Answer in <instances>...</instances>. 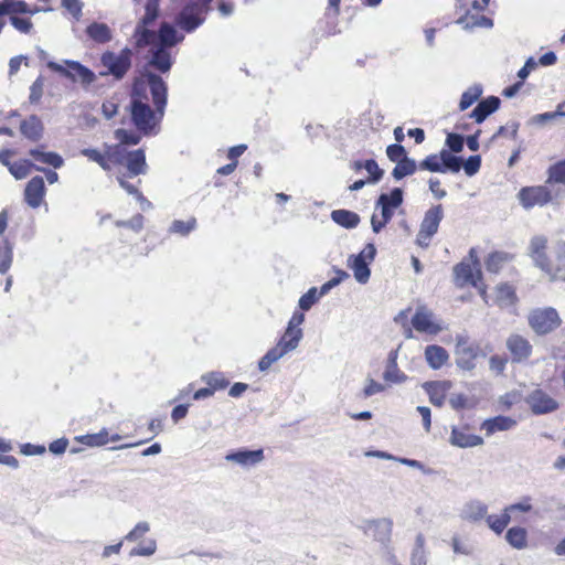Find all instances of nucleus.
<instances>
[{
  "label": "nucleus",
  "mask_w": 565,
  "mask_h": 565,
  "mask_svg": "<svg viewBox=\"0 0 565 565\" xmlns=\"http://www.w3.org/2000/svg\"><path fill=\"white\" fill-rule=\"evenodd\" d=\"M62 6L76 19L82 15L83 4L79 0H62Z\"/></svg>",
  "instance_id": "nucleus-59"
},
{
  "label": "nucleus",
  "mask_w": 565,
  "mask_h": 565,
  "mask_svg": "<svg viewBox=\"0 0 565 565\" xmlns=\"http://www.w3.org/2000/svg\"><path fill=\"white\" fill-rule=\"evenodd\" d=\"M35 168L36 166H34L31 161L20 160L9 166V171L15 179L21 180L26 178L31 170Z\"/></svg>",
  "instance_id": "nucleus-44"
},
{
  "label": "nucleus",
  "mask_w": 565,
  "mask_h": 565,
  "mask_svg": "<svg viewBox=\"0 0 565 565\" xmlns=\"http://www.w3.org/2000/svg\"><path fill=\"white\" fill-rule=\"evenodd\" d=\"M88 36L98 43H106L111 40V31L105 23L94 22L87 26Z\"/></svg>",
  "instance_id": "nucleus-33"
},
{
  "label": "nucleus",
  "mask_w": 565,
  "mask_h": 565,
  "mask_svg": "<svg viewBox=\"0 0 565 565\" xmlns=\"http://www.w3.org/2000/svg\"><path fill=\"white\" fill-rule=\"evenodd\" d=\"M454 284L457 288L473 287L482 277L480 260L475 248H470L468 258H463L452 268Z\"/></svg>",
  "instance_id": "nucleus-5"
},
{
  "label": "nucleus",
  "mask_w": 565,
  "mask_h": 565,
  "mask_svg": "<svg viewBox=\"0 0 565 565\" xmlns=\"http://www.w3.org/2000/svg\"><path fill=\"white\" fill-rule=\"evenodd\" d=\"M518 124H512L510 126H500L498 131L493 135L492 139L501 137V136H509L512 139H516L518 137Z\"/></svg>",
  "instance_id": "nucleus-60"
},
{
  "label": "nucleus",
  "mask_w": 565,
  "mask_h": 565,
  "mask_svg": "<svg viewBox=\"0 0 565 565\" xmlns=\"http://www.w3.org/2000/svg\"><path fill=\"white\" fill-rule=\"evenodd\" d=\"M102 62L116 77H121L130 65L129 56L126 53H121L120 55L105 53L102 57Z\"/></svg>",
  "instance_id": "nucleus-18"
},
{
  "label": "nucleus",
  "mask_w": 565,
  "mask_h": 565,
  "mask_svg": "<svg viewBox=\"0 0 565 565\" xmlns=\"http://www.w3.org/2000/svg\"><path fill=\"white\" fill-rule=\"evenodd\" d=\"M417 169L418 166L416 164L415 160L406 157L396 163L392 171V175L395 180H401L407 175L414 174Z\"/></svg>",
  "instance_id": "nucleus-39"
},
{
  "label": "nucleus",
  "mask_w": 565,
  "mask_h": 565,
  "mask_svg": "<svg viewBox=\"0 0 565 565\" xmlns=\"http://www.w3.org/2000/svg\"><path fill=\"white\" fill-rule=\"evenodd\" d=\"M46 190L42 177H33L26 184L24 190V200L32 209H38L45 196Z\"/></svg>",
  "instance_id": "nucleus-16"
},
{
  "label": "nucleus",
  "mask_w": 565,
  "mask_h": 565,
  "mask_svg": "<svg viewBox=\"0 0 565 565\" xmlns=\"http://www.w3.org/2000/svg\"><path fill=\"white\" fill-rule=\"evenodd\" d=\"M441 163L445 169V172L447 170L457 173L460 171L462 166V159L460 157L454 156L449 150L443 149L441 150Z\"/></svg>",
  "instance_id": "nucleus-45"
},
{
  "label": "nucleus",
  "mask_w": 565,
  "mask_h": 565,
  "mask_svg": "<svg viewBox=\"0 0 565 565\" xmlns=\"http://www.w3.org/2000/svg\"><path fill=\"white\" fill-rule=\"evenodd\" d=\"M546 184L565 185V159L559 160L548 167Z\"/></svg>",
  "instance_id": "nucleus-40"
},
{
  "label": "nucleus",
  "mask_w": 565,
  "mask_h": 565,
  "mask_svg": "<svg viewBox=\"0 0 565 565\" xmlns=\"http://www.w3.org/2000/svg\"><path fill=\"white\" fill-rule=\"evenodd\" d=\"M457 23L461 24L465 29H489L493 25V21L490 18L481 14V12L472 13L469 10L457 20Z\"/></svg>",
  "instance_id": "nucleus-28"
},
{
  "label": "nucleus",
  "mask_w": 565,
  "mask_h": 565,
  "mask_svg": "<svg viewBox=\"0 0 565 565\" xmlns=\"http://www.w3.org/2000/svg\"><path fill=\"white\" fill-rule=\"evenodd\" d=\"M508 362L509 358L507 355L493 354L489 359V367L497 375H502Z\"/></svg>",
  "instance_id": "nucleus-47"
},
{
  "label": "nucleus",
  "mask_w": 565,
  "mask_h": 565,
  "mask_svg": "<svg viewBox=\"0 0 565 565\" xmlns=\"http://www.w3.org/2000/svg\"><path fill=\"white\" fill-rule=\"evenodd\" d=\"M507 542L515 550L527 547V531L521 526H512L505 533Z\"/></svg>",
  "instance_id": "nucleus-32"
},
{
  "label": "nucleus",
  "mask_w": 565,
  "mask_h": 565,
  "mask_svg": "<svg viewBox=\"0 0 565 565\" xmlns=\"http://www.w3.org/2000/svg\"><path fill=\"white\" fill-rule=\"evenodd\" d=\"M30 154L39 162L58 169L63 166V158L56 152H44L39 149L30 150Z\"/></svg>",
  "instance_id": "nucleus-36"
},
{
  "label": "nucleus",
  "mask_w": 565,
  "mask_h": 565,
  "mask_svg": "<svg viewBox=\"0 0 565 565\" xmlns=\"http://www.w3.org/2000/svg\"><path fill=\"white\" fill-rule=\"evenodd\" d=\"M351 169L355 172L365 169L369 173L367 181L369 183H377L384 174V171L379 167L377 162L374 159L367 160H355L351 163Z\"/></svg>",
  "instance_id": "nucleus-27"
},
{
  "label": "nucleus",
  "mask_w": 565,
  "mask_h": 565,
  "mask_svg": "<svg viewBox=\"0 0 565 565\" xmlns=\"http://www.w3.org/2000/svg\"><path fill=\"white\" fill-rule=\"evenodd\" d=\"M303 321V312L297 310L292 313L288 322V327L277 344L268 350V352L259 360L258 369L260 371L268 370L273 363L297 348L300 339L302 338V330L299 327Z\"/></svg>",
  "instance_id": "nucleus-4"
},
{
  "label": "nucleus",
  "mask_w": 565,
  "mask_h": 565,
  "mask_svg": "<svg viewBox=\"0 0 565 565\" xmlns=\"http://www.w3.org/2000/svg\"><path fill=\"white\" fill-rule=\"evenodd\" d=\"M196 227V218L190 217L186 221L174 220L169 228L171 234H177L180 236L189 235Z\"/></svg>",
  "instance_id": "nucleus-43"
},
{
  "label": "nucleus",
  "mask_w": 565,
  "mask_h": 565,
  "mask_svg": "<svg viewBox=\"0 0 565 565\" xmlns=\"http://www.w3.org/2000/svg\"><path fill=\"white\" fill-rule=\"evenodd\" d=\"M443 217L444 209L441 204L434 205L426 211L416 236V244L419 247H429L433 236L438 232Z\"/></svg>",
  "instance_id": "nucleus-8"
},
{
  "label": "nucleus",
  "mask_w": 565,
  "mask_h": 565,
  "mask_svg": "<svg viewBox=\"0 0 565 565\" xmlns=\"http://www.w3.org/2000/svg\"><path fill=\"white\" fill-rule=\"evenodd\" d=\"M412 312V307H408L402 311L398 312V315L394 318L396 323H399L404 329V334L406 338H412V326L408 323V317Z\"/></svg>",
  "instance_id": "nucleus-50"
},
{
  "label": "nucleus",
  "mask_w": 565,
  "mask_h": 565,
  "mask_svg": "<svg viewBox=\"0 0 565 565\" xmlns=\"http://www.w3.org/2000/svg\"><path fill=\"white\" fill-rule=\"evenodd\" d=\"M228 461H234L241 466H253L264 459L263 449L257 450H238L226 456Z\"/></svg>",
  "instance_id": "nucleus-25"
},
{
  "label": "nucleus",
  "mask_w": 565,
  "mask_h": 565,
  "mask_svg": "<svg viewBox=\"0 0 565 565\" xmlns=\"http://www.w3.org/2000/svg\"><path fill=\"white\" fill-rule=\"evenodd\" d=\"M451 386L450 381H431L423 384L424 390L429 396V402L437 407H441L445 404Z\"/></svg>",
  "instance_id": "nucleus-17"
},
{
  "label": "nucleus",
  "mask_w": 565,
  "mask_h": 565,
  "mask_svg": "<svg viewBox=\"0 0 565 565\" xmlns=\"http://www.w3.org/2000/svg\"><path fill=\"white\" fill-rule=\"evenodd\" d=\"M43 86L44 83L42 77H39L33 82V84L30 87V103L36 104L41 99L43 94Z\"/></svg>",
  "instance_id": "nucleus-58"
},
{
  "label": "nucleus",
  "mask_w": 565,
  "mask_h": 565,
  "mask_svg": "<svg viewBox=\"0 0 565 565\" xmlns=\"http://www.w3.org/2000/svg\"><path fill=\"white\" fill-rule=\"evenodd\" d=\"M527 255L550 281L565 284V242L562 244V249L556 253L555 259H552L548 238L544 235H535L530 239Z\"/></svg>",
  "instance_id": "nucleus-3"
},
{
  "label": "nucleus",
  "mask_w": 565,
  "mask_h": 565,
  "mask_svg": "<svg viewBox=\"0 0 565 565\" xmlns=\"http://www.w3.org/2000/svg\"><path fill=\"white\" fill-rule=\"evenodd\" d=\"M246 149H247L246 145H237V146L231 147L227 151V158L231 160V162H235L237 166L238 158L246 151Z\"/></svg>",
  "instance_id": "nucleus-61"
},
{
  "label": "nucleus",
  "mask_w": 565,
  "mask_h": 565,
  "mask_svg": "<svg viewBox=\"0 0 565 565\" xmlns=\"http://www.w3.org/2000/svg\"><path fill=\"white\" fill-rule=\"evenodd\" d=\"M167 103V83L143 67V137L159 134Z\"/></svg>",
  "instance_id": "nucleus-2"
},
{
  "label": "nucleus",
  "mask_w": 565,
  "mask_h": 565,
  "mask_svg": "<svg viewBox=\"0 0 565 565\" xmlns=\"http://www.w3.org/2000/svg\"><path fill=\"white\" fill-rule=\"evenodd\" d=\"M382 391H384V386L381 383L371 379L363 390V395L365 397H369Z\"/></svg>",
  "instance_id": "nucleus-62"
},
{
  "label": "nucleus",
  "mask_w": 565,
  "mask_h": 565,
  "mask_svg": "<svg viewBox=\"0 0 565 565\" xmlns=\"http://www.w3.org/2000/svg\"><path fill=\"white\" fill-rule=\"evenodd\" d=\"M514 259V255L508 252L494 250L491 252L486 260V269L491 274H499L505 265Z\"/></svg>",
  "instance_id": "nucleus-22"
},
{
  "label": "nucleus",
  "mask_w": 565,
  "mask_h": 565,
  "mask_svg": "<svg viewBox=\"0 0 565 565\" xmlns=\"http://www.w3.org/2000/svg\"><path fill=\"white\" fill-rule=\"evenodd\" d=\"M78 440L88 446H102V445L107 444L108 438H107V433L102 431L98 434L81 436V437H78Z\"/></svg>",
  "instance_id": "nucleus-48"
},
{
  "label": "nucleus",
  "mask_w": 565,
  "mask_h": 565,
  "mask_svg": "<svg viewBox=\"0 0 565 565\" xmlns=\"http://www.w3.org/2000/svg\"><path fill=\"white\" fill-rule=\"evenodd\" d=\"M13 246L3 236H0V274H6L12 264Z\"/></svg>",
  "instance_id": "nucleus-34"
},
{
  "label": "nucleus",
  "mask_w": 565,
  "mask_h": 565,
  "mask_svg": "<svg viewBox=\"0 0 565 565\" xmlns=\"http://www.w3.org/2000/svg\"><path fill=\"white\" fill-rule=\"evenodd\" d=\"M20 130L25 138L38 141L43 136L44 127L42 120L36 115H31L21 122Z\"/></svg>",
  "instance_id": "nucleus-24"
},
{
  "label": "nucleus",
  "mask_w": 565,
  "mask_h": 565,
  "mask_svg": "<svg viewBox=\"0 0 565 565\" xmlns=\"http://www.w3.org/2000/svg\"><path fill=\"white\" fill-rule=\"evenodd\" d=\"M465 139L461 135L450 132L447 135L446 145L450 152L458 153L463 149Z\"/></svg>",
  "instance_id": "nucleus-52"
},
{
  "label": "nucleus",
  "mask_w": 565,
  "mask_h": 565,
  "mask_svg": "<svg viewBox=\"0 0 565 565\" xmlns=\"http://www.w3.org/2000/svg\"><path fill=\"white\" fill-rule=\"evenodd\" d=\"M10 22L19 32L24 34L30 33L33 28L30 19L19 18L17 15H11Z\"/></svg>",
  "instance_id": "nucleus-57"
},
{
  "label": "nucleus",
  "mask_w": 565,
  "mask_h": 565,
  "mask_svg": "<svg viewBox=\"0 0 565 565\" xmlns=\"http://www.w3.org/2000/svg\"><path fill=\"white\" fill-rule=\"evenodd\" d=\"M495 298L494 302L501 307H512L519 301L515 287L510 282H500L495 286Z\"/></svg>",
  "instance_id": "nucleus-19"
},
{
  "label": "nucleus",
  "mask_w": 565,
  "mask_h": 565,
  "mask_svg": "<svg viewBox=\"0 0 565 565\" xmlns=\"http://www.w3.org/2000/svg\"><path fill=\"white\" fill-rule=\"evenodd\" d=\"M500 98L489 96L481 100L476 108L471 111L470 118L477 124H481L489 115L493 114L500 107Z\"/></svg>",
  "instance_id": "nucleus-20"
},
{
  "label": "nucleus",
  "mask_w": 565,
  "mask_h": 565,
  "mask_svg": "<svg viewBox=\"0 0 565 565\" xmlns=\"http://www.w3.org/2000/svg\"><path fill=\"white\" fill-rule=\"evenodd\" d=\"M512 518L504 509L500 515L491 514L488 515L486 522L488 526L498 535L502 534Z\"/></svg>",
  "instance_id": "nucleus-38"
},
{
  "label": "nucleus",
  "mask_w": 565,
  "mask_h": 565,
  "mask_svg": "<svg viewBox=\"0 0 565 565\" xmlns=\"http://www.w3.org/2000/svg\"><path fill=\"white\" fill-rule=\"evenodd\" d=\"M531 411L535 415H542L558 409V402L541 388L532 391L526 397Z\"/></svg>",
  "instance_id": "nucleus-11"
},
{
  "label": "nucleus",
  "mask_w": 565,
  "mask_h": 565,
  "mask_svg": "<svg viewBox=\"0 0 565 565\" xmlns=\"http://www.w3.org/2000/svg\"><path fill=\"white\" fill-rule=\"evenodd\" d=\"M148 65L154 67L161 73H167L170 71L172 66V60L167 47L157 46L151 50V56L149 58Z\"/></svg>",
  "instance_id": "nucleus-26"
},
{
  "label": "nucleus",
  "mask_w": 565,
  "mask_h": 565,
  "mask_svg": "<svg viewBox=\"0 0 565 565\" xmlns=\"http://www.w3.org/2000/svg\"><path fill=\"white\" fill-rule=\"evenodd\" d=\"M203 21L201 8L198 3L186 4L175 19L177 24L186 32L194 31Z\"/></svg>",
  "instance_id": "nucleus-14"
},
{
  "label": "nucleus",
  "mask_w": 565,
  "mask_h": 565,
  "mask_svg": "<svg viewBox=\"0 0 565 565\" xmlns=\"http://www.w3.org/2000/svg\"><path fill=\"white\" fill-rule=\"evenodd\" d=\"M72 62V60H63L60 63L54 61H47L46 66L54 73H57L58 75L70 78V67L68 63Z\"/></svg>",
  "instance_id": "nucleus-54"
},
{
  "label": "nucleus",
  "mask_w": 565,
  "mask_h": 565,
  "mask_svg": "<svg viewBox=\"0 0 565 565\" xmlns=\"http://www.w3.org/2000/svg\"><path fill=\"white\" fill-rule=\"evenodd\" d=\"M482 95V87L480 85H472L461 95L459 102V109L461 111L472 106Z\"/></svg>",
  "instance_id": "nucleus-42"
},
{
  "label": "nucleus",
  "mask_w": 565,
  "mask_h": 565,
  "mask_svg": "<svg viewBox=\"0 0 565 565\" xmlns=\"http://www.w3.org/2000/svg\"><path fill=\"white\" fill-rule=\"evenodd\" d=\"M411 323L420 333L437 334L441 331V327L434 320L433 312L426 306L416 309Z\"/></svg>",
  "instance_id": "nucleus-12"
},
{
  "label": "nucleus",
  "mask_w": 565,
  "mask_h": 565,
  "mask_svg": "<svg viewBox=\"0 0 565 565\" xmlns=\"http://www.w3.org/2000/svg\"><path fill=\"white\" fill-rule=\"evenodd\" d=\"M418 169L427 170L430 172H445V169L441 163V151L439 154H429L424 160H422L418 164Z\"/></svg>",
  "instance_id": "nucleus-46"
},
{
  "label": "nucleus",
  "mask_w": 565,
  "mask_h": 565,
  "mask_svg": "<svg viewBox=\"0 0 565 565\" xmlns=\"http://www.w3.org/2000/svg\"><path fill=\"white\" fill-rule=\"evenodd\" d=\"M138 86L139 83L136 82L134 85V96L127 107L130 114V121L137 130L126 128L115 130L114 135L118 143L109 149L108 154L114 161L127 168V173L118 177L119 184L139 201L140 195L137 186L128 181L129 178H136L141 173V149L129 150L130 147L137 146L141 139V96L138 93Z\"/></svg>",
  "instance_id": "nucleus-1"
},
{
  "label": "nucleus",
  "mask_w": 565,
  "mask_h": 565,
  "mask_svg": "<svg viewBox=\"0 0 565 565\" xmlns=\"http://www.w3.org/2000/svg\"><path fill=\"white\" fill-rule=\"evenodd\" d=\"M507 349L513 363H524L529 361L533 353V345L530 340L519 333H512L507 338Z\"/></svg>",
  "instance_id": "nucleus-10"
},
{
  "label": "nucleus",
  "mask_w": 565,
  "mask_h": 565,
  "mask_svg": "<svg viewBox=\"0 0 565 565\" xmlns=\"http://www.w3.org/2000/svg\"><path fill=\"white\" fill-rule=\"evenodd\" d=\"M386 156L392 162H399L407 157L406 150L402 145L393 143L386 148Z\"/></svg>",
  "instance_id": "nucleus-51"
},
{
  "label": "nucleus",
  "mask_w": 565,
  "mask_h": 565,
  "mask_svg": "<svg viewBox=\"0 0 565 565\" xmlns=\"http://www.w3.org/2000/svg\"><path fill=\"white\" fill-rule=\"evenodd\" d=\"M158 39L159 46L167 49L175 45L179 42V39L177 38V31L171 24L167 22H163L160 25Z\"/></svg>",
  "instance_id": "nucleus-35"
},
{
  "label": "nucleus",
  "mask_w": 565,
  "mask_h": 565,
  "mask_svg": "<svg viewBox=\"0 0 565 565\" xmlns=\"http://www.w3.org/2000/svg\"><path fill=\"white\" fill-rule=\"evenodd\" d=\"M518 199L525 210H530L534 206H544L551 203L553 201V193L546 183L543 185L523 186L518 192Z\"/></svg>",
  "instance_id": "nucleus-9"
},
{
  "label": "nucleus",
  "mask_w": 565,
  "mask_h": 565,
  "mask_svg": "<svg viewBox=\"0 0 565 565\" xmlns=\"http://www.w3.org/2000/svg\"><path fill=\"white\" fill-rule=\"evenodd\" d=\"M425 358L430 367L438 370L446 364L449 354L443 347L433 344L425 349Z\"/></svg>",
  "instance_id": "nucleus-29"
},
{
  "label": "nucleus",
  "mask_w": 565,
  "mask_h": 565,
  "mask_svg": "<svg viewBox=\"0 0 565 565\" xmlns=\"http://www.w3.org/2000/svg\"><path fill=\"white\" fill-rule=\"evenodd\" d=\"M318 300L317 288H310L299 299V307L301 310H309Z\"/></svg>",
  "instance_id": "nucleus-53"
},
{
  "label": "nucleus",
  "mask_w": 565,
  "mask_h": 565,
  "mask_svg": "<svg viewBox=\"0 0 565 565\" xmlns=\"http://www.w3.org/2000/svg\"><path fill=\"white\" fill-rule=\"evenodd\" d=\"M461 167L468 177H472L480 170L481 157L479 154L470 156L465 162L462 161Z\"/></svg>",
  "instance_id": "nucleus-49"
},
{
  "label": "nucleus",
  "mask_w": 565,
  "mask_h": 565,
  "mask_svg": "<svg viewBox=\"0 0 565 565\" xmlns=\"http://www.w3.org/2000/svg\"><path fill=\"white\" fill-rule=\"evenodd\" d=\"M527 323L536 335H547L556 331L563 323L554 307L535 308L527 315Z\"/></svg>",
  "instance_id": "nucleus-7"
},
{
  "label": "nucleus",
  "mask_w": 565,
  "mask_h": 565,
  "mask_svg": "<svg viewBox=\"0 0 565 565\" xmlns=\"http://www.w3.org/2000/svg\"><path fill=\"white\" fill-rule=\"evenodd\" d=\"M141 525L138 523L136 526L122 539L121 542L105 546L103 551V557H109L111 554H118L121 546L135 542L136 545L129 551V556H139L141 555Z\"/></svg>",
  "instance_id": "nucleus-15"
},
{
  "label": "nucleus",
  "mask_w": 565,
  "mask_h": 565,
  "mask_svg": "<svg viewBox=\"0 0 565 565\" xmlns=\"http://www.w3.org/2000/svg\"><path fill=\"white\" fill-rule=\"evenodd\" d=\"M507 512L513 518L516 512L527 513L532 510L531 498H524L521 502L510 504L504 508Z\"/></svg>",
  "instance_id": "nucleus-55"
},
{
  "label": "nucleus",
  "mask_w": 565,
  "mask_h": 565,
  "mask_svg": "<svg viewBox=\"0 0 565 565\" xmlns=\"http://www.w3.org/2000/svg\"><path fill=\"white\" fill-rule=\"evenodd\" d=\"M70 67V81L76 83L79 82L83 86H88L96 79V75L86 66L82 65L77 61L68 63Z\"/></svg>",
  "instance_id": "nucleus-23"
},
{
  "label": "nucleus",
  "mask_w": 565,
  "mask_h": 565,
  "mask_svg": "<svg viewBox=\"0 0 565 565\" xmlns=\"http://www.w3.org/2000/svg\"><path fill=\"white\" fill-rule=\"evenodd\" d=\"M67 445V439L61 438L51 443L49 446V450L55 455H61L66 450Z\"/></svg>",
  "instance_id": "nucleus-64"
},
{
  "label": "nucleus",
  "mask_w": 565,
  "mask_h": 565,
  "mask_svg": "<svg viewBox=\"0 0 565 565\" xmlns=\"http://www.w3.org/2000/svg\"><path fill=\"white\" fill-rule=\"evenodd\" d=\"M403 203V191L399 188L393 189L388 194L383 193L376 201V209L381 210L380 215L374 213L371 217V225L374 233H380L382 228L392 220L394 210Z\"/></svg>",
  "instance_id": "nucleus-6"
},
{
  "label": "nucleus",
  "mask_w": 565,
  "mask_h": 565,
  "mask_svg": "<svg viewBox=\"0 0 565 565\" xmlns=\"http://www.w3.org/2000/svg\"><path fill=\"white\" fill-rule=\"evenodd\" d=\"M349 266L353 270L354 277L359 282L365 284L369 280L371 270L363 254L352 256L349 259Z\"/></svg>",
  "instance_id": "nucleus-30"
},
{
  "label": "nucleus",
  "mask_w": 565,
  "mask_h": 565,
  "mask_svg": "<svg viewBox=\"0 0 565 565\" xmlns=\"http://www.w3.org/2000/svg\"><path fill=\"white\" fill-rule=\"evenodd\" d=\"M331 218L334 223L348 230L356 227L360 223L358 213L344 209L332 211Z\"/></svg>",
  "instance_id": "nucleus-31"
},
{
  "label": "nucleus",
  "mask_w": 565,
  "mask_h": 565,
  "mask_svg": "<svg viewBox=\"0 0 565 565\" xmlns=\"http://www.w3.org/2000/svg\"><path fill=\"white\" fill-rule=\"evenodd\" d=\"M429 189L437 199H443L447 194L446 190L441 186V182L438 179L429 180Z\"/></svg>",
  "instance_id": "nucleus-63"
},
{
  "label": "nucleus",
  "mask_w": 565,
  "mask_h": 565,
  "mask_svg": "<svg viewBox=\"0 0 565 565\" xmlns=\"http://www.w3.org/2000/svg\"><path fill=\"white\" fill-rule=\"evenodd\" d=\"M516 425V420L508 416H495L486 419L481 424V429L486 431L487 436H491L497 431H504L513 428Z\"/></svg>",
  "instance_id": "nucleus-21"
},
{
  "label": "nucleus",
  "mask_w": 565,
  "mask_h": 565,
  "mask_svg": "<svg viewBox=\"0 0 565 565\" xmlns=\"http://www.w3.org/2000/svg\"><path fill=\"white\" fill-rule=\"evenodd\" d=\"M202 382L210 386L214 392L224 390L228 386L230 381L222 372H210L202 375Z\"/></svg>",
  "instance_id": "nucleus-41"
},
{
  "label": "nucleus",
  "mask_w": 565,
  "mask_h": 565,
  "mask_svg": "<svg viewBox=\"0 0 565 565\" xmlns=\"http://www.w3.org/2000/svg\"><path fill=\"white\" fill-rule=\"evenodd\" d=\"M523 401V395L519 391H511L503 395H501L497 402V408L500 412H508L512 407L521 404Z\"/></svg>",
  "instance_id": "nucleus-37"
},
{
  "label": "nucleus",
  "mask_w": 565,
  "mask_h": 565,
  "mask_svg": "<svg viewBox=\"0 0 565 565\" xmlns=\"http://www.w3.org/2000/svg\"><path fill=\"white\" fill-rule=\"evenodd\" d=\"M449 443L459 448H470L481 446L483 444V438L471 434L468 425L454 426L451 428Z\"/></svg>",
  "instance_id": "nucleus-13"
},
{
  "label": "nucleus",
  "mask_w": 565,
  "mask_h": 565,
  "mask_svg": "<svg viewBox=\"0 0 565 565\" xmlns=\"http://www.w3.org/2000/svg\"><path fill=\"white\" fill-rule=\"evenodd\" d=\"M159 1L160 0H147L146 14L143 15V25L153 21L159 14Z\"/></svg>",
  "instance_id": "nucleus-56"
}]
</instances>
